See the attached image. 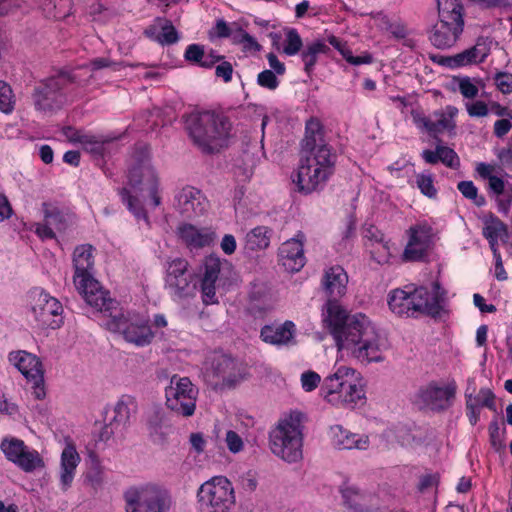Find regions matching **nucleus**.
<instances>
[{
    "instance_id": "obj_1",
    "label": "nucleus",
    "mask_w": 512,
    "mask_h": 512,
    "mask_svg": "<svg viewBox=\"0 0 512 512\" xmlns=\"http://www.w3.org/2000/svg\"><path fill=\"white\" fill-rule=\"evenodd\" d=\"M322 321L339 351L365 365L385 360L387 340L365 314L351 315L337 302L329 301L322 308Z\"/></svg>"
},
{
    "instance_id": "obj_2",
    "label": "nucleus",
    "mask_w": 512,
    "mask_h": 512,
    "mask_svg": "<svg viewBox=\"0 0 512 512\" xmlns=\"http://www.w3.org/2000/svg\"><path fill=\"white\" fill-rule=\"evenodd\" d=\"M337 154L326 142L324 129L317 119H310L305 126L301 142V158L296 183L299 192L310 194L322 189L335 172Z\"/></svg>"
},
{
    "instance_id": "obj_3",
    "label": "nucleus",
    "mask_w": 512,
    "mask_h": 512,
    "mask_svg": "<svg viewBox=\"0 0 512 512\" xmlns=\"http://www.w3.org/2000/svg\"><path fill=\"white\" fill-rule=\"evenodd\" d=\"M74 276L73 282L86 303L99 311H110L115 301L99 282L93 277L94 266L93 247L89 244L79 245L73 252Z\"/></svg>"
},
{
    "instance_id": "obj_4",
    "label": "nucleus",
    "mask_w": 512,
    "mask_h": 512,
    "mask_svg": "<svg viewBox=\"0 0 512 512\" xmlns=\"http://www.w3.org/2000/svg\"><path fill=\"white\" fill-rule=\"evenodd\" d=\"M321 395L332 405L348 408L355 407L365 399L359 373L348 366H340L324 378Z\"/></svg>"
},
{
    "instance_id": "obj_5",
    "label": "nucleus",
    "mask_w": 512,
    "mask_h": 512,
    "mask_svg": "<svg viewBox=\"0 0 512 512\" xmlns=\"http://www.w3.org/2000/svg\"><path fill=\"white\" fill-rule=\"evenodd\" d=\"M187 129L193 142L204 152L218 151L229 137L231 123L228 118L214 112L191 116Z\"/></svg>"
},
{
    "instance_id": "obj_6",
    "label": "nucleus",
    "mask_w": 512,
    "mask_h": 512,
    "mask_svg": "<svg viewBox=\"0 0 512 512\" xmlns=\"http://www.w3.org/2000/svg\"><path fill=\"white\" fill-rule=\"evenodd\" d=\"M438 20L429 33L431 44L438 49L453 47L464 30V7L460 0H437Z\"/></svg>"
},
{
    "instance_id": "obj_7",
    "label": "nucleus",
    "mask_w": 512,
    "mask_h": 512,
    "mask_svg": "<svg viewBox=\"0 0 512 512\" xmlns=\"http://www.w3.org/2000/svg\"><path fill=\"white\" fill-rule=\"evenodd\" d=\"M301 417V413L292 412L280 419L270 432L272 453L288 463H296L303 458Z\"/></svg>"
},
{
    "instance_id": "obj_8",
    "label": "nucleus",
    "mask_w": 512,
    "mask_h": 512,
    "mask_svg": "<svg viewBox=\"0 0 512 512\" xmlns=\"http://www.w3.org/2000/svg\"><path fill=\"white\" fill-rule=\"evenodd\" d=\"M246 374L247 369L242 362L222 353L210 355L203 366L204 380L215 389L235 387Z\"/></svg>"
},
{
    "instance_id": "obj_9",
    "label": "nucleus",
    "mask_w": 512,
    "mask_h": 512,
    "mask_svg": "<svg viewBox=\"0 0 512 512\" xmlns=\"http://www.w3.org/2000/svg\"><path fill=\"white\" fill-rule=\"evenodd\" d=\"M199 512H230L235 504L232 483L224 476L204 482L197 491Z\"/></svg>"
},
{
    "instance_id": "obj_10",
    "label": "nucleus",
    "mask_w": 512,
    "mask_h": 512,
    "mask_svg": "<svg viewBox=\"0 0 512 512\" xmlns=\"http://www.w3.org/2000/svg\"><path fill=\"white\" fill-rule=\"evenodd\" d=\"M124 499L127 512H169L172 506L168 491L154 484L130 487Z\"/></svg>"
},
{
    "instance_id": "obj_11",
    "label": "nucleus",
    "mask_w": 512,
    "mask_h": 512,
    "mask_svg": "<svg viewBox=\"0 0 512 512\" xmlns=\"http://www.w3.org/2000/svg\"><path fill=\"white\" fill-rule=\"evenodd\" d=\"M198 388L188 377L173 375L165 388V404L168 409L183 417H190L196 409Z\"/></svg>"
},
{
    "instance_id": "obj_12",
    "label": "nucleus",
    "mask_w": 512,
    "mask_h": 512,
    "mask_svg": "<svg viewBox=\"0 0 512 512\" xmlns=\"http://www.w3.org/2000/svg\"><path fill=\"white\" fill-rule=\"evenodd\" d=\"M73 82H75V77L69 72H60L57 76L40 82L33 92L35 108L44 113L60 109L64 104V96L61 90L68 83Z\"/></svg>"
},
{
    "instance_id": "obj_13",
    "label": "nucleus",
    "mask_w": 512,
    "mask_h": 512,
    "mask_svg": "<svg viewBox=\"0 0 512 512\" xmlns=\"http://www.w3.org/2000/svg\"><path fill=\"white\" fill-rule=\"evenodd\" d=\"M108 326L110 330L121 334L126 342L137 347L149 345L155 336L149 319L138 314L114 316Z\"/></svg>"
},
{
    "instance_id": "obj_14",
    "label": "nucleus",
    "mask_w": 512,
    "mask_h": 512,
    "mask_svg": "<svg viewBox=\"0 0 512 512\" xmlns=\"http://www.w3.org/2000/svg\"><path fill=\"white\" fill-rule=\"evenodd\" d=\"M146 168L154 171L148 159H142L133 165L128 174L130 188H123L120 192L123 202L128 210L135 216L137 221L143 220L149 226L147 213L145 212L141 201L138 198V192L146 189Z\"/></svg>"
},
{
    "instance_id": "obj_15",
    "label": "nucleus",
    "mask_w": 512,
    "mask_h": 512,
    "mask_svg": "<svg viewBox=\"0 0 512 512\" xmlns=\"http://www.w3.org/2000/svg\"><path fill=\"white\" fill-rule=\"evenodd\" d=\"M407 243L401 255L403 262H423L433 247L434 231L426 221L411 225L406 230Z\"/></svg>"
},
{
    "instance_id": "obj_16",
    "label": "nucleus",
    "mask_w": 512,
    "mask_h": 512,
    "mask_svg": "<svg viewBox=\"0 0 512 512\" xmlns=\"http://www.w3.org/2000/svg\"><path fill=\"white\" fill-rule=\"evenodd\" d=\"M31 311L34 319L42 328L57 329L63 323L62 304L41 289L30 293Z\"/></svg>"
},
{
    "instance_id": "obj_17",
    "label": "nucleus",
    "mask_w": 512,
    "mask_h": 512,
    "mask_svg": "<svg viewBox=\"0 0 512 512\" xmlns=\"http://www.w3.org/2000/svg\"><path fill=\"white\" fill-rule=\"evenodd\" d=\"M457 114L458 109L451 105L446 106L444 109L434 111L430 117H427L418 109L411 111L412 120L417 128L434 137L444 131H453L456 127L454 118Z\"/></svg>"
},
{
    "instance_id": "obj_18",
    "label": "nucleus",
    "mask_w": 512,
    "mask_h": 512,
    "mask_svg": "<svg viewBox=\"0 0 512 512\" xmlns=\"http://www.w3.org/2000/svg\"><path fill=\"white\" fill-rule=\"evenodd\" d=\"M9 362L16 367L26 379L33 382L34 395L37 399L45 396L44 372L39 358L27 351H12L8 355Z\"/></svg>"
},
{
    "instance_id": "obj_19",
    "label": "nucleus",
    "mask_w": 512,
    "mask_h": 512,
    "mask_svg": "<svg viewBox=\"0 0 512 512\" xmlns=\"http://www.w3.org/2000/svg\"><path fill=\"white\" fill-rule=\"evenodd\" d=\"M0 447L6 458L25 472H33L44 467L39 452L25 445L20 439H4Z\"/></svg>"
},
{
    "instance_id": "obj_20",
    "label": "nucleus",
    "mask_w": 512,
    "mask_h": 512,
    "mask_svg": "<svg viewBox=\"0 0 512 512\" xmlns=\"http://www.w3.org/2000/svg\"><path fill=\"white\" fill-rule=\"evenodd\" d=\"M409 292L412 315L416 312L433 316L440 314L446 299V291L438 282L433 283L431 292L425 287L409 289Z\"/></svg>"
},
{
    "instance_id": "obj_21",
    "label": "nucleus",
    "mask_w": 512,
    "mask_h": 512,
    "mask_svg": "<svg viewBox=\"0 0 512 512\" xmlns=\"http://www.w3.org/2000/svg\"><path fill=\"white\" fill-rule=\"evenodd\" d=\"M165 281L170 293L177 298L188 297L195 289L193 276L188 273V262L182 258L169 262Z\"/></svg>"
},
{
    "instance_id": "obj_22",
    "label": "nucleus",
    "mask_w": 512,
    "mask_h": 512,
    "mask_svg": "<svg viewBox=\"0 0 512 512\" xmlns=\"http://www.w3.org/2000/svg\"><path fill=\"white\" fill-rule=\"evenodd\" d=\"M455 392V385L439 386L432 382L419 389L417 401L433 411H442L451 406Z\"/></svg>"
},
{
    "instance_id": "obj_23",
    "label": "nucleus",
    "mask_w": 512,
    "mask_h": 512,
    "mask_svg": "<svg viewBox=\"0 0 512 512\" xmlns=\"http://www.w3.org/2000/svg\"><path fill=\"white\" fill-rule=\"evenodd\" d=\"M305 239L304 233L298 231L293 238L283 242L279 247V261L288 272H298L304 267L306 262L303 248Z\"/></svg>"
},
{
    "instance_id": "obj_24",
    "label": "nucleus",
    "mask_w": 512,
    "mask_h": 512,
    "mask_svg": "<svg viewBox=\"0 0 512 512\" xmlns=\"http://www.w3.org/2000/svg\"><path fill=\"white\" fill-rule=\"evenodd\" d=\"M176 209L187 218L201 216L207 210L208 202L195 187L185 186L175 195Z\"/></svg>"
},
{
    "instance_id": "obj_25",
    "label": "nucleus",
    "mask_w": 512,
    "mask_h": 512,
    "mask_svg": "<svg viewBox=\"0 0 512 512\" xmlns=\"http://www.w3.org/2000/svg\"><path fill=\"white\" fill-rule=\"evenodd\" d=\"M348 284V275L345 270L339 266H331L324 270L321 286L326 296L328 297L326 303L329 301H335L338 304V298L345 295Z\"/></svg>"
},
{
    "instance_id": "obj_26",
    "label": "nucleus",
    "mask_w": 512,
    "mask_h": 512,
    "mask_svg": "<svg viewBox=\"0 0 512 512\" xmlns=\"http://www.w3.org/2000/svg\"><path fill=\"white\" fill-rule=\"evenodd\" d=\"M296 330L295 323L290 320L283 323H271L261 328L260 338L270 345L286 346L294 342Z\"/></svg>"
},
{
    "instance_id": "obj_27",
    "label": "nucleus",
    "mask_w": 512,
    "mask_h": 512,
    "mask_svg": "<svg viewBox=\"0 0 512 512\" xmlns=\"http://www.w3.org/2000/svg\"><path fill=\"white\" fill-rule=\"evenodd\" d=\"M489 43L490 41L488 38L480 37L477 39V42L473 47L466 49L452 57L446 58L445 64L449 67L455 68L481 63L486 59L490 52Z\"/></svg>"
},
{
    "instance_id": "obj_28",
    "label": "nucleus",
    "mask_w": 512,
    "mask_h": 512,
    "mask_svg": "<svg viewBox=\"0 0 512 512\" xmlns=\"http://www.w3.org/2000/svg\"><path fill=\"white\" fill-rule=\"evenodd\" d=\"M137 403L131 396H122L112 407V416L108 419L106 428L110 433L121 432L129 423L131 415L135 413Z\"/></svg>"
},
{
    "instance_id": "obj_29",
    "label": "nucleus",
    "mask_w": 512,
    "mask_h": 512,
    "mask_svg": "<svg viewBox=\"0 0 512 512\" xmlns=\"http://www.w3.org/2000/svg\"><path fill=\"white\" fill-rule=\"evenodd\" d=\"M331 433L334 446L341 450H366L370 445L367 435L352 433L339 425L332 427Z\"/></svg>"
},
{
    "instance_id": "obj_30",
    "label": "nucleus",
    "mask_w": 512,
    "mask_h": 512,
    "mask_svg": "<svg viewBox=\"0 0 512 512\" xmlns=\"http://www.w3.org/2000/svg\"><path fill=\"white\" fill-rule=\"evenodd\" d=\"M79 462L80 456L75 446L67 444L61 454L60 485L63 491L71 487Z\"/></svg>"
},
{
    "instance_id": "obj_31",
    "label": "nucleus",
    "mask_w": 512,
    "mask_h": 512,
    "mask_svg": "<svg viewBox=\"0 0 512 512\" xmlns=\"http://www.w3.org/2000/svg\"><path fill=\"white\" fill-rule=\"evenodd\" d=\"M178 233L183 242L190 249H198L209 246L215 237V233L208 229H199L191 224L179 227Z\"/></svg>"
},
{
    "instance_id": "obj_32",
    "label": "nucleus",
    "mask_w": 512,
    "mask_h": 512,
    "mask_svg": "<svg viewBox=\"0 0 512 512\" xmlns=\"http://www.w3.org/2000/svg\"><path fill=\"white\" fill-rule=\"evenodd\" d=\"M271 229L267 226H257L251 229L244 238V248L248 251L265 250L270 245Z\"/></svg>"
},
{
    "instance_id": "obj_33",
    "label": "nucleus",
    "mask_w": 512,
    "mask_h": 512,
    "mask_svg": "<svg viewBox=\"0 0 512 512\" xmlns=\"http://www.w3.org/2000/svg\"><path fill=\"white\" fill-rule=\"evenodd\" d=\"M42 209L46 223L55 233L65 232L68 229L71 224V217L68 214L62 213L57 207L48 203H43Z\"/></svg>"
},
{
    "instance_id": "obj_34",
    "label": "nucleus",
    "mask_w": 512,
    "mask_h": 512,
    "mask_svg": "<svg viewBox=\"0 0 512 512\" xmlns=\"http://www.w3.org/2000/svg\"><path fill=\"white\" fill-rule=\"evenodd\" d=\"M388 305L391 311L399 316L412 315L409 290L395 289L391 291L389 294Z\"/></svg>"
},
{
    "instance_id": "obj_35",
    "label": "nucleus",
    "mask_w": 512,
    "mask_h": 512,
    "mask_svg": "<svg viewBox=\"0 0 512 512\" xmlns=\"http://www.w3.org/2000/svg\"><path fill=\"white\" fill-rule=\"evenodd\" d=\"M329 47L322 41H314L307 44L301 53V58L304 63V70L310 74L317 62L319 54H326Z\"/></svg>"
},
{
    "instance_id": "obj_36",
    "label": "nucleus",
    "mask_w": 512,
    "mask_h": 512,
    "mask_svg": "<svg viewBox=\"0 0 512 512\" xmlns=\"http://www.w3.org/2000/svg\"><path fill=\"white\" fill-rule=\"evenodd\" d=\"M483 236L488 240L489 244H493V241L498 242L507 237L506 225L497 217L491 216L485 221Z\"/></svg>"
},
{
    "instance_id": "obj_37",
    "label": "nucleus",
    "mask_w": 512,
    "mask_h": 512,
    "mask_svg": "<svg viewBox=\"0 0 512 512\" xmlns=\"http://www.w3.org/2000/svg\"><path fill=\"white\" fill-rule=\"evenodd\" d=\"M474 380H469V385L465 391L467 417L471 425H476L480 417L479 397H474L475 387H472Z\"/></svg>"
},
{
    "instance_id": "obj_38",
    "label": "nucleus",
    "mask_w": 512,
    "mask_h": 512,
    "mask_svg": "<svg viewBox=\"0 0 512 512\" xmlns=\"http://www.w3.org/2000/svg\"><path fill=\"white\" fill-rule=\"evenodd\" d=\"M108 142L107 139H100L92 135H85L79 139L83 149L94 156H102L105 151V144Z\"/></svg>"
},
{
    "instance_id": "obj_39",
    "label": "nucleus",
    "mask_w": 512,
    "mask_h": 512,
    "mask_svg": "<svg viewBox=\"0 0 512 512\" xmlns=\"http://www.w3.org/2000/svg\"><path fill=\"white\" fill-rule=\"evenodd\" d=\"M303 46L302 39L296 29H288L283 42V52L288 56H294L300 52Z\"/></svg>"
},
{
    "instance_id": "obj_40",
    "label": "nucleus",
    "mask_w": 512,
    "mask_h": 512,
    "mask_svg": "<svg viewBox=\"0 0 512 512\" xmlns=\"http://www.w3.org/2000/svg\"><path fill=\"white\" fill-rule=\"evenodd\" d=\"M221 260L215 255L207 256L204 260V273L202 280L216 283L221 271Z\"/></svg>"
},
{
    "instance_id": "obj_41",
    "label": "nucleus",
    "mask_w": 512,
    "mask_h": 512,
    "mask_svg": "<svg viewBox=\"0 0 512 512\" xmlns=\"http://www.w3.org/2000/svg\"><path fill=\"white\" fill-rule=\"evenodd\" d=\"M15 106V96L11 86L0 80V111L9 114Z\"/></svg>"
},
{
    "instance_id": "obj_42",
    "label": "nucleus",
    "mask_w": 512,
    "mask_h": 512,
    "mask_svg": "<svg viewBox=\"0 0 512 512\" xmlns=\"http://www.w3.org/2000/svg\"><path fill=\"white\" fill-rule=\"evenodd\" d=\"M416 185L423 195L427 196L428 198H436L438 191L434 185L432 174H417Z\"/></svg>"
},
{
    "instance_id": "obj_43",
    "label": "nucleus",
    "mask_w": 512,
    "mask_h": 512,
    "mask_svg": "<svg viewBox=\"0 0 512 512\" xmlns=\"http://www.w3.org/2000/svg\"><path fill=\"white\" fill-rule=\"evenodd\" d=\"M457 188L465 198L473 201L476 206L481 207L485 204V198L478 195V189L472 181H461Z\"/></svg>"
},
{
    "instance_id": "obj_44",
    "label": "nucleus",
    "mask_w": 512,
    "mask_h": 512,
    "mask_svg": "<svg viewBox=\"0 0 512 512\" xmlns=\"http://www.w3.org/2000/svg\"><path fill=\"white\" fill-rule=\"evenodd\" d=\"M458 89L461 95L467 99H474L479 92L478 86L476 83H480V81L474 82L469 77H460L457 78Z\"/></svg>"
},
{
    "instance_id": "obj_45",
    "label": "nucleus",
    "mask_w": 512,
    "mask_h": 512,
    "mask_svg": "<svg viewBox=\"0 0 512 512\" xmlns=\"http://www.w3.org/2000/svg\"><path fill=\"white\" fill-rule=\"evenodd\" d=\"M371 255L378 264L388 263L391 257L389 242L380 237L379 243L373 246Z\"/></svg>"
},
{
    "instance_id": "obj_46",
    "label": "nucleus",
    "mask_w": 512,
    "mask_h": 512,
    "mask_svg": "<svg viewBox=\"0 0 512 512\" xmlns=\"http://www.w3.org/2000/svg\"><path fill=\"white\" fill-rule=\"evenodd\" d=\"M145 172H146V174H145L146 175L145 191H148V193L152 199L153 206L157 207L161 204V198L157 192L158 181H157L156 173L151 171L149 168H146Z\"/></svg>"
},
{
    "instance_id": "obj_47",
    "label": "nucleus",
    "mask_w": 512,
    "mask_h": 512,
    "mask_svg": "<svg viewBox=\"0 0 512 512\" xmlns=\"http://www.w3.org/2000/svg\"><path fill=\"white\" fill-rule=\"evenodd\" d=\"M504 433L505 430L500 429L497 421H492L489 424L490 443L496 451H501L505 448Z\"/></svg>"
},
{
    "instance_id": "obj_48",
    "label": "nucleus",
    "mask_w": 512,
    "mask_h": 512,
    "mask_svg": "<svg viewBox=\"0 0 512 512\" xmlns=\"http://www.w3.org/2000/svg\"><path fill=\"white\" fill-rule=\"evenodd\" d=\"M438 154L440 161L449 168H458L460 160L456 152L446 146L438 145Z\"/></svg>"
},
{
    "instance_id": "obj_49",
    "label": "nucleus",
    "mask_w": 512,
    "mask_h": 512,
    "mask_svg": "<svg viewBox=\"0 0 512 512\" xmlns=\"http://www.w3.org/2000/svg\"><path fill=\"white\" fill-rule=\"evenodd\" d=\"M233 40L242 44L243 47L248 50L259 51L261 48L258 42L241 28H237V35L233 36Z\"/></svg>"
},
{
    "instance_id": "obj_50",
    "label": "nucleus",
    "mask_w": 512,
    "mask_h": 512,
    "mask_svg": "<svg viewBox=\"0 0 512 512\" xmlns=\"http://www.w3.org/2000/svg\"><path fill=\"white\" fill-rule=\"evenodd\" d=\"M216 283L206 280H201L202 300L204 304L210 305L218 302L216 297Z\"/></svg>"
},
{
    "instance_id": "obj_51",
    "label": "nucleus",
    "mask_w": 512,
    "mask_h": 512,
    "mask_svg": "<svg viewBox=\"0 0 512 512\" xmlns=\"http://www.w3.org/2000/svg\"><path fill=\"white\" fill-rule=\"evenodd\" d=\"M301 385L306 392L315 390L321 382V377L314 371H306L301 375Z\"/></svg>"
},
{
    "instance_id": "obj_52",
    "label": "nucleus",
    "mask_w": 512,
    "mask_h": 512,
    "mask_svg": "<svg viewBox=\"0 0 512 512\" xmlns=\"http://www.w3.org/2000/svg\"><path fill=\"white\" fill-rule=\"evenodd\" d=\"M178 33L175 27L170 23L166 22L164 26H162V31L158 36V41L161 44H174L178 41Z\"/></svg>"
},
{
    "instance_id": "obj_53",
    "label": "nucleus",
    "mask_w": 512,
    "mask_h": 512,
    "mask_svg": "<svg viewBox=\"0 0 512 512\" xmlns=\"http://www.w3.org/2000/svg\"><path fill=\"white\" fill-rule=\"evenodd\" d=\"M257 83L261 87L267 88L269 90H275L279 85L276 74L272 70H264L259 73L257 77Z\"/></svg>"
},
{
    "instance_id": "obj_54",
    "label": "nucleus",
    "mask_w": 512,
    "mask_h": 512,
    "mask_svg": "<svg viewBox=\"0 0 512 512\" xmlns=\"http://www.w3.org/2000/svg\"><path fill=\"white\" fill-rule=\"evenodd\" d=\"M471 4L484 10L507 8L511 5L510 0H468Z\"/></svg>"
},
{
    "instance_id": "obj_55",
    "label": "nucleus",
    "mask_w": 512,
    "mask_h": 512,
    "mask_svg": "<svg viewBox=\"0 0 512 512\" xmlns=\"http://www.w3.org/2000/svg\"><path fill=\"white\" fill-rule=\"evenodd\" d=\"M204 46L199 44H190L186 48L184 58L186 61L199 65L204 57Z\"/></svg>"
},
{
    "instance_id": "obj_56",
    "label": "nucleus",
    "mask_w": 512,
    "mask_h": 512,
    "mask_svg": "<svg viewBox=\"0 0 512 512\" xmlns=\"http://www.w3.org/2000/svg\"><path fill=\"white\" fill-rule=\"evenodd\" d=\"M474 397H479L480 408L486 407L496 411L495 394L490 388H481L477 395L474 394Z\"/></svg>"
},
{
    "instance_id": "obj_57",
    "label": "nucleus",
    "mask_w": 512,
    "mask_h": 512,
    "mask_svg": "<svg viewBox=\"0 0 512 512\" xmlns=\"http://www.w3.org/2000/svg\"><path fill=\"white\" fill-rule=\"evenodd\" d=\"M495 84L497 88L504 94L512 92V74L510 73H498L495 76Z\"/></svg>"
},
{
    "instance_id": "obj_58",
    "label": "nucleus",
    "mask_w": 512,
    "mask_h": 512,
    "mask_svg": "<svg viewBox=\"0 0 512 512\" xmlns=\"http://www.w3.org/2000/svg\"><path fill=\"white\" fill-rule=\"evenodd\" d=\"M465 106L471 117H485L488 115V107L483 101L466 103Z\"/></svg>"
},
{
    "instance_id": "obj_59",
    "label": "nucleus",
    "mask_w": 512,
    "mask_h": 512,
    "mask_svg": "<svg viewBox=\"0 0 512 512\" xmlns=\"http://www.w3.org/2000/svg\"><path fill=\"white\" fill-rule=\"evenodd\" d=\"M233 67L228 61H221L215 68V75L222 78L225 83L232 80Z\"/></svg>"
},
{
    "instance_id": "obj_60",
    "label": "nucleus",
    "mask_w": 512,
    "mask_h": 512,
    "mask_svg": "<svg viewBox=\"0 0 512 512\" xmlns=\"http://www.w3.org/2000/svg\"><path fill=\"white\" fill-rule=\"evenodd\" d=\"M226 443L232 453H237L243 448L241 437L234 431L230 430L226 433Z\"/></svg>"
},
{
    "instance_id": "obj_61",
    "label": "nucleus",
    "mask_w": 512,
    "mask_h": 512,
    "mask_svg": "<svg viewBox=\"0 0 512 512\" xmlns=\"http://www.w3.org/2000/svg\"><path fill=\"white\" fill-rule=\"evenodd\" d=\"M215 34L220 38L232 37L237 35V28L234 30L224 20H217L215 25Z\"/></svg>"
},
{
    "instance_id": "obj_62",
    "label": "nucleus",
    "mask_w": 512,
    "mask_h": 512,
    "mask_svg": "<svg viewBox=\"0 0 512 512\" xmlns=\"http://www.w3.org/2000/svg\"><path fill=\"white\" fill-rule=\"evenodd\" d=\"M345 60L352 65L370 64L373 58L370 54L366 53L361 56H353L351 51L343 52Z\"/></svg>"
},
{
    "instance_id": "obj_63",
    "label": "nucleus",
    "mask_w": 512,
    "mask_h": 512,
    "mask_svg": "<svg viewBox=\"0 0 512 512\" xmlns=\"http://www.w3.org/2000/svg\"><path fill=\"white\" fill-rule=\"evenodd\" d=\"M497 157L503 166H512V136L510 137L508 147L497 151Z\"/></svg>"
},
{
    "instance_id": "obj_64",
    "label": "nucleus",
    "mask_w": 512,
    "mask_h": 512,
    "mask_svg": "<svg viewBox=\"0 0 512 512\" xmlns=\"http://www.w3.org/2000/svg\"><path fill=\"white\" fill-rule=\"evenodd\" d=\"M220 247L225 254H233L237 247L235 237L231 234H225L222 238Z\"/></svg>"
}]
</instances>
